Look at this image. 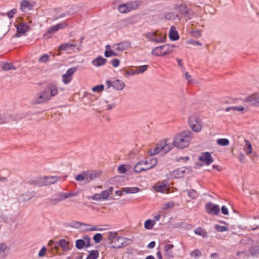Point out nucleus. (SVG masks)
I'll return each mask as SVG.
<instances>
[{
	"label": "nucleus",
	"mask_w": 259,
	"mask_h": 259,
	"mask_svg": "<svg viewBox=\"0 0 259 259\" xmlns=\"http://www.w3.org/2000/svg\"><path fill=\"white\" fill-rule=\"evenodd\" d=\"M75 195L73 193H61L59 195L58 199L57 201H61L69 197L74 196Z\"/></svg>",
	"instance_id": "29"
},
{
	"label": "nucleus",
	"mask_w": 259,
	"mask_h": 259,
	"mask_svg": "<svg viewBox=\"0 0 259 259\" xmlns=\"http://www.w3.org/2000/svg\"><path fill=\"white\" fill-rule=\"evenodd\" d=\"M145 37L150 41L161 43L164 41V38H158L156 32H149L145 34Z\"/></svg>",
	"instance_id": "11"
},
{
	"label": "nucleus",
	"mask_w": 259,
	"mask_h": 259,
	"mask_svg": "<svg viewBox=\"0 0 259 259\" xmlns=\"http://www.w3.org/2000/svg\"><path fill=\"white\" fill-rule=\"evenodd\" d=\"M33 5L29 1L23 0L21 3V10L24 12H28L33 9Z\"/></svg>",
	"instance_id": "15"
},
{
	"label": "nucleus",
	"mask_w": 259,
	"mask_h": 259,
	"mask_svg": "<svg viewBox=\"0 0 259 259\" xmlns=\"http://www.w3.org/2000/svg\"><path fill=\"white\" fill-rule=\"evenodd\" d=\"M16 9H13L7 13V15L10 18H12L13 17L14 14L16 13Z\"/></svg>",
	"instance_id": "62"
},
{
	"label": "nucleus",
	"mask_w": 259,
	"mask_h": 259,
	"mask_svg": "<svg viewBox=\"0 0 259 259\" xmlns=\"http://www.w3.org/2000/svg\"><path fill=\"white\" fill-rule=\"evenodd\" d=\"M129 46L127 42H121L114 45V49L118 51H122L126 50Z\"/></svg>",
	"instance_id": "27"
},
{
	"label": "nucleus",
	"mask_w": 259,
	"mask_h": 259,
	"mask_svg": "<svg viewBox=\"0 0 259 259\" xmlns=\"http://www.w3.org/2000/svg\"><path fill=\"white\" fill-rule=\"evenodd\" d=\"M76 224L77 225V227L79 226H84V230L85 231H101L102 229L99 227V226H91L89 224H85L83 223H81L79 222H76Z\"/></svg>",
	"instance_id": "16"
},
{
	"label": "nucleus",
	"mask_w": 259,
	"mask_h": 259,
	"mask_svg": "<svg viewBox=\"0 0 259 259\" xmlns=\"http://www.w3.org/2000/svg\"><path fill=\"white\" fill-rule=\"evenodd\" d=\"M185 172V168L182 167L174 170L172 172V175L175 178H179L183 177L184 176Z\"/></svg>",
	"instance_id": "25"
},
{
	"label": "nucleus",
	"mask_w": 259,
	"mask_h": 259,
	"mask_svg": "<svg viewBox=\"0 0 259 259\" xmlns=\"http://www.w3.org/2000/svg\"><path fill=\"white\" fill-rule=\"evenodd\" d=\"M106 62V59H104L101 56L94 59L92 62L93 65L96 67L102 66L104 65Z\"/></svg>",
	"instance_id": "23"
},
{
	"label": "nucleus",
	"mask_w": 259,
	"mask_h": 259,
	"mask_svg": "<svg viewBox=\"0 0 259 259\" xmlns=\"http://www.w3.org/2000/svg\"><path fill=\"white\" fill-rule=\"evenodd\" d=\"M116 233L114 232V248H119L127 245V239L116 236Z\"/></svg>",
	"instance_id": "12"
},
{
	"label": "nucleus",
	"mask_w": 259,
	"mask_h": 259,
	"mask_svg": "<svg viewBox=\"0 0 259 259\" xmlns=\"http://www.w3.org/2000/svg\"><path fill=\"white\" fill-rule=\"evenodd\" d=\"M102 192L101 193L95 194L91 197V199L94 200L101 201L103 200L102 199Z\"/></svg>",
	"instance_id": "49"
},
{
	"label": "nucleus",
	"mask_w": 259,
	"mask_h": 259,
	"mask_svg": "<svg viewBox=\"0 0 259 259\" xmlns=\"http://www.w3.org/2000/svg\"><path fill=\"white\" fill-rule=\"evenodd\" d=\"M2 68L4 71H9L10 70H16V68L12 64L9 63H5L3 64Z\"/></svg>",
	"instance_id": "40"
},
{
	"label": "nucleus",
	"mask_w": 259,
	"mask_h": 259,
	"mask_svg": "<svg viewBox=\"0 0 259 259\" xmlns=\"http://www.w3.org/2000/svg\"><path fill=\"white\" fill-rule=\"evenodd\" d=\"M66 26L65 22H63L57 24L55 26H52L48 29L47 31L44 34V36L46 38H49L51 34H54L60 29H63Z\"/></svg>",
	"instance_id": "8"
},
{
	"label": "nucleus",
	"mask_w": 259,
	"mask_h": 259,
	"mask_svg": "<svg viewBox=\"0 0 259 259\" xmlns=\"http://www.w3.org/2000/svg\"><path fill=\"white\" fill-rule=\"evenodd\" d=\"M60 179V177L57 176L43 177L38 179L37 184L39 185L54 184L59 181Z\"/></svg>",
	"instance_id": "7"
},
{
	"label": "nucleus",
	"mask_w": 259,
	"mask_h": 259,
	"mask_svg": "<svg viewBox=\"0 0 259 259\" xmlns=\"http://www.w3.org/2000/svg\"><path fill=\"white\" fill-rule=\"evenodd\" d=\"M191 34L195 37H199L201 35V31L200 30H194L191 31Z\"/></svg>",
	"instance_id": "54"
},
{
	"label": "nucleus",
	"mask_w": 259,
	"mask_h": 259,
	"mask_svg": "<svg viewBox=\"0 0 259 259\" xmlns=\"http://www.w3.org/2000/svg\"><path fill=\"white\" fill-rule=\"evenodd\" d=\"M175 47L172 45H165L154 48L151 51V54L156 56H165L173 51Z\"/></svg>",
	"instance_id": "4"
},
{
	"label": "nucleus",
	"mask_w": 259,
	"mask_h": 259,
	"mask_svg": "<svg viewBox=\"0 0 259 259\" xmlns=\"http://www.w3.org/2000/svg\"><path fill=\"white\" fill-rule=\"evenodd\" d=\"M102 239V235L100 233H97L93 237V239L96 243H99Z\"/></svg>",
	"instance_id": "51"
},
{
	"label": "nucleus",
	"mask_w": 259,
	"mask_h": 259,
	"mask_svg": "<svg viewBox=\"0 0 259 259\" xmlns=\"http://www.w3.org/2000/svg\"><path fill=\"white\" fill-rule=\"evenodd\" d=\"M9 249L8 245L7 243L4 242L0 243V254L5 252Z\"/></svg>",
	"instance_id": "48"
},
{
	"label": "nucleus",
	"mask_w": 259,
	"mask_h": 259,
	"mask_svg": "<svg viewBox=\"0 0 259 259\" xmlns=\"http://www.w3.org/2000/svg\"><path fill=\"white\" fill-rule=\"evenodd\" d=\"M72 79V77H70L69 76H67L65 74L62 75V81L64 84L69 83Z\"/></svg>",
	"instance_id": "53"
},
{
	"label": "nucleus",
	"mask_w": 259,
	"mask_h": 259,
	"mask_svg": "<svg viewBox=\"0 0 259 259\" xmlns=\"http://www.w3.org/2000/svg\"><path fill=\"white\" fill-rule=\"evenodd\" d=\"M187 42L190 44L194 46H202V44L201 42H200L199 41H195V40H188L187 41Z\"/></svg>",
	"instance_id": "60"
},
{
	"label": "nucleus",
	"mask_w": 259,
	"mask_h": 259,
	"mask_svg": "<svg viewBox=\"0 0 259 259\" xmlns=\"http://www.w3.org/2000/svg\"><path fill=\"white\" fill-rule=\"evenodd\" d=\"M50 59V56L47 54H44L41 56L39 59L38 62L39 63H47Z\"/></svg>",
	"instance_id": "45"
},
{
	"label": "nucleus",
	"mask_w": 259,
	"mask_h": 259,
	"mask_svg": "<svg viewBox=\"0 0 259 259\" xmlns=\"http://www.w3.org/2000/svg\"><path fill=\"white\" fill-rule=\"evenodd\" d=\"M86 174V183H89L91 181L94 180L97 176V174L95 172L91 171H85Z\"/></svg>",
	"instance_id": "31"
},
{
	"label": "nucleus",
	"mask_w": 259,
	"mask_h": 259,
	"mask_svg": "<svg viewBox=\"0 0 259 259\" xmlns=\"http://www.w3.org/2000/svg\"><path fill=\"white\" fill-rule=\"evenodd\" d=\"M162 143L161 142L158 144L156 148L157 154L161 152L163 154Z\"/></svg>",
	"instance_id": "59"
},
{
	"label": "nucleus",
	"mask_w": 259,
	"mask_h": 259,
	"mask_svg": "<svg viewBox=\"0 0 259 259\" xmlns=\"http://www.w3.org/2000/svg\"><path fill=\"white\" fill-rule=\"evenodd\" d=\"M113 55V52L111 50V48L109 45H106V51L104 53V55L106 57H111Z\"/></svg>",
	"instance_id": "41"
},
{
	"label": "nucleus",
	"mask_w": 259,
	"mask_h": 259,
	"mask_svg": "<svg viewBox=\"0 0 259 259\" xmlns=\"http://www.w3.org/2000/svg\"><path fill=\"white\" fill-rule=\"evenodd\" d=\"M233 110L235 111H242L244 110V107L243 106H232L227 107L226 108L225 110L227 112H229L230 110Z\"/></svg>",
	"instance_id": "42"
},
{
	"label": "nucleus",
	"mask_w": 259,
	"mask_h": 259,
	"mask_svg": "<svg viewBox=\"0 0 259 259\" xmlns=\"http://www.w3.org/2000/svg\"><path fill=\"white\" fill-rule=\"evenodd\" d=\"M215 229L219 232H223L227 230V228L225 226H221L219 225L215 226Z\"/></svg>",
	"instance_id": "57"
},
{
	"label": "nucleus",
	"mask_w": 259,
	"mask_h": 259,
	"mask_svg": "<svg viewBox=\"0 0 259 259\" xmlns=\"http://www.w3.org/2000/svg\"><path fill=\"white\" fill-rule=\"evenodd\" d=\"M165 18L167 20H176L178 19V21L180 20L178 16L174 12L167 13L165 15Z\"/></svg>",
	"instance_id": "37"
},
{
	"label": "nucleus",
	"mask_w": 259,
	"mask_h": 259,
	"mask_svg": "<svg viewBox=\"0 0 259 259\" xmlns=\"http://www.w3.org/2000/svg\"><path fill=\"white\" fill-rule=\"evenodd\" d=\"M59 244L63 250L65 251H67L70 250V243L65 239H61L59 242Z\"/></svg>",
	"instance_id": "26"
},
{
	"label": "nucleus",
	"mask_w": 259,
	"mask_h": 259,
	"mask_svg": "<svg viewBox=\"0 0 259 259\" xmlns=\"http://www.w3.org/2000/svg\"><path fill=\"white\" fill-rule=\"evenodd\" d=\"M199 160L203 162L207 165H210L213 161V158L209 152H203L199 158Z\"/></svg>",
	"instance_id": "14"
},
{
	"label": "nucleus",
	"mask_w": 259,
	"mask_h": 259,
	"mask_svg": "<svg viewBox=\"0 0 259 259\" xmlns=\"http://www.w3.org/2000/svg\"><path fill=\"white\" fill-rule=\"evenodd\" d=\"M174 245L172 244H166L164 247L165 255L167 257L172 258L174 257L172 248Z\"/></svg>",
	"instance_id": "20"
},
{
	"label": "nucleus",
	"mask_w": 259,
	"mask_h": 259,
	"mask_svg": "<svg viewBox=\"0 0 259 259\" xmlns=\"http://www.w3.org/2000/svg\"><path fill=\"white\" fill-rule=\"evenodd\" d=\"M47 252V248L45 246H44L41 248V250L38 252V256L42 257L45 255Z\"/></svg>",
	"instance_id": "58"
},
{
	"label": "nucleus",
	"mask_w": 259,
	"mask_h": 259,
	"mask_svg": "<svg viewBox=\"0 0 259 259\" xmlns=\"http://www.w3.org/2000/svg\"><path fill=\"white\" fill-rule=\"evenodd\" d=\"M169 37L172 40H177L179 38V34L174 26H171L170 28Z\"/></svg>",
	"instance_id": "24"
},
{
	"label": "nucleus",
	"mask_w": 259,
	"mask_h": 259,
	"mask_svg": "<svg viewBox=\"0 0 259 259\" xmlns=\"http://www.w3.org/2000/svg\"><path fill=\"white\" fill-rule=\"evenodd\" d=\"M245 145L243 147L244 151L246 152L247 155L250 154L252 152V145L249 141L245 140Z\"/></svg>",
	"instance_id": "34"
},
{
	"label": "nucleus",
	"mask_w": 259,
	"mask_h": 259,
	"mask_svg": "<svg viewBox=\"0 0 259 259\" xmlns=\"http://www.w3.org/2000/svg\"><path fill=\"white\" fill-rule=\"evenodd\" d=\"M193 138V134L191 132L184 131L175 137L173 144L178 148L183 149L189 146L190 141Z\"/></svg>",
	"instance_id": "2"
},
{
	"label": "nucleus",
	"mask_w": 259,
	"mask_h": 259,
	"mask_svg": "<svg viewBox=\"0 0 259 259\" xmlns=\"http://www.w3.org/2000/svg\"><path fill=\"white\" fill-rule=\"evenodd\" d=\"M112 189L113 188L112 187H110L106 190L102 192V199H103V200L112 198Z\"/></svg>",
	"instance_id": "28"
},
{
	"label": "nucleus",
	"mask_w": 259,
	"mask_h": 259,
	"mask_svg": "<svg viewBox=\"0 0 259 259\" xmlns=\"http://www.w3.org/2000/svg\"><path fill=\"white\" fill-rule=\"evenodd\" d=\"M75 180L78 182H81L83 184L85 185L86 183V174L85 171L81 172L80 174L77 175L75 177Z\"/></svg>",
	"instance_id": "35"
},
{
	"label": "nucleus",
	"mask_w": 259,
	"mask_h": 259,
	"mask_svg": "<svg viewBox=\"0 0 259 259\" xmlns=\"http://www.w3.org/2000/svg\"><path fill=\"white\" fill-rule=\"evenodd\" d=\"M245 101L250 103L252 105H256L259 103V93L247 97Z\"/></svg>",
	"instance_id": "21"
},
{
	"label": "nucleus",
	"mask_w": 259,
	"mask_h": 259,
	"mask_svg": "<svg viewBox=\"0 0 259 259\" xmlns=\"http://www.w3.org/2000/svg\"><path fill=\"white\" fill-rule=\"evenodd\" d=\"M126 166V165H124V164H122V165H119L118 167V171L120 174H125L127 171Z\"/></svg>",
	"instance_id": "55"
},
{
	"label": "nucleus",
	"mask_w": 259,
	"mask_h": 259,
	"mask_svg": "<svg viewBox=\"0 0 259 259\" xmlns=\"http://www.w3.org/2000/svg\"><path fill=\"white\" fill-rule=\"evenodd\" d=\"M185 77L188 81V82L192 83L193 82L192 77L191 75H190L188 72H186L185 73Z\"/></svg>",
	"instance_id": "61"
},
{
	"label": "nucleus",
	"mask_w": 259,
	"mask_h": 259,
	"mask_svg": "<svg viewBox=\"0 0 259 259\" xmlns=\"http://www.w3.org/2000/svg\"><path fill=\"white\" fill-rule=\"evenodd\" d=\"M194 232L196 235L201 236L203 238H206L207 237V234L205 230L200 227L195 229Z\"/></svg>",
	"instance_id": "36"
},
{
	"label": "nucleus",
	"mask_w": 259,
	"mask_h": 259,
	"mask_svg": "<svg viewBox=\"0 0 259 259\" xmlns=\"http://www.w3.org/2000/svg\"><path fill=\"white\" fill-rule=\"evenodd\" d=\"M141 5V2L139 1H135L130 2L127 3L120 5L118 6V10L120 13H126L132 10L138 9Z\"/></svg>",
	"instance_id": "5"
},
{
	"label": "nucleus",
	"mask_w": 259,
	"mask_h": 259,
	"mask_svg": "<svg viewBox=\"0 0 259 259\" xmlns=\"http://www.w3.org/2000/svg\"><path fill=\"white\" fill-rule=\"evenodd\" d=\"M112 83L111 81L107 80L105 82V85L104 86V88L105 87V89L106 90L109 89L112 86Z\"/></svg>",
	"instance_id": "63"
},
{
	"label": "nucleus",
	"mask_w": 259,
	"mask_h": 259,
	"mask_svg": "<svg viewBox=\"0 0 259 259\" xmlns=\"http://www.w3.org/2000/svg\"><path fill=\"white\" fill-rule=\"evenodd\" d=\"M76 45L73 43H71L69 42L66 44H61L58 48V51H70L73 50L76 47Z\"/></svg>",
	"instance_id": "17"
},
{
	"label": "nucleus",
	"mask_w": 259,
	"mask_h": 259,
	"mask_svg": "<svg viewBox=\"0 0 259 259\" xmlns=\"http://www.w3.org/2000/svg\"><path fill=\"white\" fill-rule=\"evenodd\" d=\"M157 160L155 158H146L137 163L134 166L135 172L139 173L142 171H146L154 167L157 164Z\"/></svg>",
	"instance_id": "3"
},
{
	"label": "nucleus",
	"mask_w": 259,
	"mask_h": 259,
	"mask_svg": "<svg viewBox=\"0 0 259 259\" xmlns=\"http://www.w3.org/2000/svg\"><path fill=\"white\" fill-rule=\"evenodd\" d=\"M125 87V83L121 80L116 79L114 81V89L121 91Z\"/></svg>",
	"instance_id": "30"
},
{
	"label": "nucleus",
	"mask_w": 259,
	"mask_h": 259,
	"mask_svg": "<svg viewBox=\"0 0 259 259\" xmlns=\"http://www.w3.org/2000/svg\"><path fill=\"white\" fill-rule=\"evenodd\" d=\"M205 208L207 212L210 214L217 215L220 212L219 206L218 205L213 204L211 202L207 203Z\"/></svg>",
	"instance_id": "13"
},
{
	"label": "nucleus",
	"mask_w": 259,
	"mask_h": 259,
	"mask_svg": "<svg viewBox=\"0 0 259 259\" xmlns=\"http://www.w3.org/2000/svg\"><path fill=\"white\" fill-rule=\"evenodd\" d=\"M62 11L60 8H55L54 9V16L52 18V21H56L58 19L62 18L66 15V13H61Z\"/></svg>",
	"instance_id": "19"
},
{
	"label": "nucleus",
	"mask_w": 259,
	"mask_h": 259,
	"mask_svg": "<svg viewBox=\"0 0 259 259\" xmlns=\"http://www.w3.org/2000/svg\"><path fill=\"white\" fill-rule=\"evenodd\" d=\"M189 124L192 130L199 132L202 129L201 120L195 115H192L189 118Z\"/></svg>",
	"instance_id": "6"
},
{
	"label": "nucleus",
	"mask_w": 259,
	"mask_h": 259,
	"mask_svg": "<svg viewBox=\"0 0 259 259\" xmlns=\"http://www.w3.org/2000/svg\"><path fill=\"white\" fill-rule=\"evenodd\" d=\"M162 143L163 154L167 153L170 149L172 148L173 143H167L166 141L161 142Z\"/></svg>",
	"instance_id": "32"
},
{
	"label": "nucleus",
	"mask_w": 259,
	"mask_h": 259,
	"mask_svg": "<svg viewBox=\"0 0 259 259\" xmlns=\"http://www.w3.org/2000/svg\"><path fill=\"white\" fill-rule=\"evenodd\" d=\"M148 66V65H145L137 67L136 68V70L137 72V74L143 73V72H144L147 69Z\"/></svg>",
	"instance_id": "46"
},
{
	"label": "nucleus",
	"mask_w": 259,
	"mask_h": 259,
	"mask_svg": "<svg viewBox=\"0 0 259 259\" xmlns=\"http://www.w3.org/2000/svg\"><path fill=\"white\" fill-rule=\"evenodd\" d=\"M77 68L76 67H72L69 68L66 72V73L65 74L67 76H69L70 77H72V75L75 72Z\"/></svg>",
	"instance_id": "56"
},
{
	"label": "nucleus",
	"mask_w": 259,
	"mask_h": 259,
	"mask_svg": "<svg viewBox=\"0 0 259 259\" xmlns=\"http://www.w3.org/2000/svg\"><path fill=\"white\" fill-rule=\"evenodd\" d=\"M217 144L220 146H226L229 144V141L227 139H220L217 141Z\"/></svg>",
	"instance_id": "44"
},
{
	"label": "nucleus",
	"mask_w": 259,
	"mask_h": 259,
	"mask_svg": "<svg viewBox=\"0 0 259 259\" xmlns=\"http://www.w3.org/2000/svg\"><path fill=\"white\" fill-rule=\"evenodd\" d=\"M188 196L193 199H196L198 196L197 192L194 189L188 191Z\"/></svg>",
	"instance_id": "50"
},
{
	"label": "nucleus",
	"mask_w": 259,
	"mask_h": 259,
	"mask_svg": "<svg viewBox=\"0 0 259 259\" xmlns=\"http://www.w3.org/2000/svg\"><path fill=\"white\" fill-rule=\"evenodd\" d=\"M90 239L88 236H84L83 239L76 241L75 246L77 249H81L84 246L88 247L90 245Z\"/></svg>",
	"instance_id": "10"
},
{
	"label": "nucleus",
	"mask_w": 259,
	"mask_h": 259,
	"mask_svg": "<svg viewBox=\"0 0 259 259\" xmlns=\"http://www.w3.org/2000/svg\"><path fill=\"white\" fill-rule=\"evenodd\" d=\"M140 189L137 187H125L123 188V191L126 194H134L140 192Z\"/></svg>",
	"instance_id": "33"
},
{
	"label": "nucleus",
	"mask_w": 259,
	"mask_h": 259,
	"mask_svg": "<svg viewBox=\"0 0 259 259\" xmlns=\"http://www.w3.org/2000/svg\"><path fill=\"white\" fill-rule=\"evenodd\" d=\"M179 10L182 14H186L189 12V9L184 5H181L179 7Z\"/></svg>",
	"instance_id": "52"
},
{
	"label": "nucleus",
	"mask_w": 259,
	"mask_h": 259,
	"mask_svg": "<svg viewBox=\"0 0 259 259\" xmlns=\"http://www.w3.org/2000/svg\"><path fill=\"white\" fill-rule=\"evenodd\" d=\"M154 189L158 192L162 193H168L169 188L168 187L164 184L161 183L159 185H155L154 186Z\"/></svg>",
	"instance_id": "22"
},
{
	"label": "nucleus",
	"mask_w": 259,
	"mask_h": 259,
	"mask_svg": "<svg viewBox=\"0 0 259 259\" xmlns=\"http://www.w3.org/2000/svg\"><path fill=\"white\" fill-rule=\"evenodd\" d=\"M155 224V221L147 220L145 222L144 228L147 230L151 229Z\"/></svg>",
	"instance_id": "38"
},
{
	"label": "nucleus",
	"mask_w": 259,
	"mask_h": 259,
	"mask_svg": "<svg viewBox=\"0 0 259 259\" xmlns=\"http://www.w3.org/2000/svg\"><path fill=\"white\" fill-rule=\"evenodd\" d=\"M17 32L15 34V36L19 37L21 35H23L27 32L29 29V26L23 22L19 23L17 26Z\"/></svg>",
	"instance_id": "9"
},
{
	"label": "nucleus",
	"mask_w": 259,
	"mask_h": 259,
	"mask_svg": "<svg viewBox=\"0 0 259 259\" xmlns=\"http://www.w3.org/2000/svg\"><path fill=\"white\" fill-rule=\"evenodd\" d=\"M58 94L57 87L53 84H49L46 90L40 91L34 96L31 101L33 105L42 104L49 102L53 97Z\"/></svg>",
	"instance_id": "1"
},
{
	"label": "nucleus",
	"mask_w": 259,
	"mask_h": 259,
	"mask_svg": "<svg viewBox=\"0 0 259 259\" xmlns=\"http://www.w3.org/2000/svg\"><path fill=\"white\" fill-rule=\"evenodd\" d=\"M13 120L12 116L8 113L0 114V124L9 123Z\"/></svg>",
	"instance_id": "18"
},
{
	"label": "nucleus",
	"mask_w": 259,
	"mask_h": 259,
	"mask_svg": "<svg viewBox=\"0 0 259 259\" xmlns=\"http://www.w3.org/2000/svg\"><path fill=\"white\" fill-rule=\"evenodd\" d=\"M249 251L252 256L258 255L259 254V245H255L250 247Z\"/></svg>",
	"instance_id": "39"
},
{
	"label": "nucleus",
	"mask_w": 259,
	"mask_h": 259,
	"mask_svg": "<svg viewBox=\"0 0 259 259\" xmlns=\"http://www.w3.org/2000/svg\"><path fill=\"white\" fill-rule=\"evenodd\" d=\"M104 89V85L103 84L98 85L93 87L92 89L93 92L100 93L102 92Z\"/></svg>",
	"instance_id": "47"
},
{
	"label": "nucleus",
	"mask_w": 259,
	"mask_h": 259,
	"mask_svg": "<svg viewBox=\"0 0 259 259\" xmlns=\"http://www.w3.org/2000/svg\"><path fill=\"white\" fill-rule=\"evenodd\" d=\"M191 254L192 256L196 257L197 256L201 255V252L199 250L196 249L192 251Z\"/></svg>",
	"instance_id": "64"
},
{
	"label": "nucleus",
	"mask_w": 259,
	"mask_h": 259,
	"mask_svg": "<svg viewBox=\"0 0 259 259\" xmlns=\"http://www.w3.org/2000/svg\"><path fill=\"white\" fill-rule=\"evenodd\" d=\"M99 255L98 250H92L90 252L87 259H97Z\"/></svg>",
	"instance_id": "43"
}]
</instances>
